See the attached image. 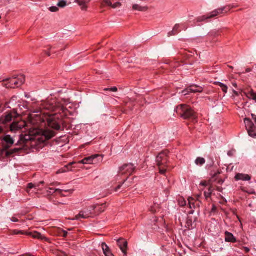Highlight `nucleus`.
Here are the masks:
<instances>
[{
  "label": "nucleus",
  "instance_id": "nucleus-1",
  "mask_svg": "<svg viewBox=\"0 0 256 256\" xmlns=\"http://www.w3.org/2000/svg\"><path fill=\"white\" fill-rule=\"evenodd\" d=\"M13 118L12 114L9 113L0 118V141L7 156L18 152L24 146H28L29 142L32 146H34L33 143L40 139L30 134H21V130L26 126V123L24 121L12 122Z\"/></svg>",
  "mask_w": 256,
  "mask_h": 256
},
{
  "label": "nucleus",
  "instance_id": "nucleus-2",
  "mask_svg": "<svg viewBox=\"0 0 256 256\" xmlns=\"http://www.w3.org/2000/svg\"><path fill=\"white\" fill-rule=\"evenodd\" d=\"M48 126L56 130H64L66 128V121L60 114H56L50 116L46 119Z\"/></svg>",
  "mask_w": 256,
  "mask_h": 256
},
{
  "label": "nucleus",
  "instance_id": "nucleus-3",
  "mask_svg": "<svg viewBox=\"0 0 256 256\" xmlns=\"http://www.w3.org/2000/svg\"><path fill=\"white\" fill-rule=\"evenodd\" d=\"M176 114L184 119L194 122L198 118L197 114L191 107L186 104L178 106L176 109Z\"/></svg>",
  "mask_w": 256,
  "mask_h": 256
},
{
  "label": "nucleus",
  "instance_id": "nucleus-4",
  "mask_svg": "<svg viewBox=\"0 0 256 256\" xmlns=\"http://www.w3.org/2000/svg\"><path fill=\"white\" fill-rule=\"evenodd\" d=\"M135 168L136 167L134 166V165L132 163L124 164L120 168L118 176H126V178L122 184H120L116 188H115L114 190L116 192H117L119 189H120L122 184H124L127 181L128 176L132 174L135 170Z\"/></svg>",
  "mask_w": 256,
  "mask_h": 256
},
{
  "label": "nucleus",
  "instance_id": "nucleus-5",
  "mask_svg": "<svg viewBox=\"0 0 256 256\" xmlns=\"http://www.w3.org/2000/svg\"><path fill=\"white\" fill-rule=\"evenodd\" d=\"M168 154V150H164L160 153L156 157L157 165L159 168L160 172L162 174H164L166 172V168L167 167Z\"/></svg>",
  "mask_w": 256,
  "mask_h": 256
},
{
  "label": "nucleus",
  "instance_id": "nucleus-6",
  "mask_svg": "<svg viewBox=\"0 0 256 256\" xmlns=\"http://www.w3.org/2000/svg\"><path fill=\"white\" fill-rule=\"evenodd\" d=\"M14 234H26L28 236H30L34 238H37L38 240H41L46 242L48 240V238L42 236L40 233L36 231L33 232H26L22 230H15L14 231Z\"/></svg>",
  "mask_w": 256,
  "mask_h": 256
},
{
  "label": "nucleus",
  "instance_id": "nucleus-7",
  "mask_svg": "<svg viewBox=\"0 0 256 256\" xmlns=\"http://www.w3.org/2000/svg\"><path fill=\"white\" fill-rule=\"evenodd\" d=\"M16 78L17 77L14 76L12 78H10L4 80L2 85L7 88H15L16 87H18L20 85Z\"/></svg>",
  "mask_w": 256,
  "mask_h": 256
},
{
  "label": "nucleus",
  "instance_id": "nucleus-8",
  "mask_svg": "<svg viewBox=\"0 0 256 256\" xmlns=\"http://www.w3.org/2000/svg\"><path fill=\"white\" fill-rule=\"evenodd\" d=\"M96 158H98V162L102 161V156L99 154H94L84 158L82 160L78 162V163L81 164H92Z\"/></svg>",
  "mask_w": 256,
  "mask_h": 256
},
{
  "label": "nucleus",
  "instance_id": "nucleus-9",
  "mask_svg": "<svg viewBox=\"0 0 256 256\" xmlns=\"http://www.w3.org/2000/svg\"><path fill=\"white\" fill-rule=\"evenodd\" d=\"M224 10H225V8H220V9L215 10L211 13V14L210 16H208V17H206V16H202L198 18H197V21L198 22H201L205 20L206 19L212 18L220 14H222Z\"/></svg>",
  "mask_w": 256,
  "mask_h": 256
},
{
  "label": "nucleus",
  "instance_id": "nucleus-10",
  "mask_svg": "<svg viewBox=\"0 0 256 256\" xmlns=\"http://www.w3.org/2000/svg\"><path fill=\"white\" fill-rule=\"evenodd\" d=\"M199 196H198L196 200L190 198L188 199L189 207L190 209L200 207L202 202L198 200Z\"/></svg>",
  "mask_w": 256,
  "mask_h": 256
},
{
  "label": "nucleus",
  "instance_id": "nucleus-11",
  "mask_svg": "<svg viewBox=\"0 0 256 256\" xmlns=\"http://www.w3.org/2000/svg\"><path fill=\"white\" fill-rule=\"evenodd\" d=\"M117 244L124 255L126 254L128 242L122 238H120L117 240Z\"/></svg>",
  "mask_w": 256,
  "mask_h": 256
},
{
  "label": "nucleus",
  "instance_id": "nucleus-12",
  "mask_svg": "<svg viewBox=\"0 0 256 256\" xmlns=\"http://www.w3.org/2000/svg\"><path fill=\"white\" fill-rule=\"evenodd\" d=\"M44 184V181H42L37 184H33L32 183H29L28 184V186H27V189H26L27 192L30 194V190L32 189V188H34L35 190H40V186L41 184Z\"/></svg>",
  "mask_w": 256,
  "mask_h": 256
},
{
  "label": "nucleus",
  "instance_id": "nucleus-13",
  "mask_svg": "<svg viewBox=\"0 0 256 256\" xmlns=\"http://www.w3.org/2000/svg\"><path fill=\"white\" fill-rule=\"evenodd\" d=\"M96 207L94 206H92L88 208H84L83 210L84 213L87 215L88 218L94 216V210H96Z\"/></svg>",
  "mask_w": 256,
  "mask_h": 256
},
{
  "label": "nucleus",
  "instance_id": "nucleus-14",
  "mask_svg": "<svg viewBox=\"0 0 256 256\" xmlns=\"http://www.w3.org/2000/svg\"><path fill=\"white\" fill-rule=\"evenodd\" d=\"M235 179L236 180L248 181L250 180L251 176L246 174H238L235 176Z\"/></svg>",
  "mask_w": 256,
  "mask_h": 256
},
{
  "label": "nucleus",
  "instance_id": "nucleus-15",
  "mask_svg": "<svg viewBox=\"0 0 256 256\" xmlns=\"http://www.w3.org/2000/svg\"><path fill=\"white\" fill-rule=\"evenodd\" d=\"M56 133L54 131L50 130H46L43 132L42 136H44L46 140H50L54 137Z\"/></svg>",
  "mask_w": 256,
  "mask_h": 256
},
{
  "label": "nucleus",
  "instance_id": "nucleus-16",
  "mask_svg": "<svg viewBox=\"0 0 256 256\" xmlns=\"http://www.w3.org/2000/svg\"><path fill=\"white\" fill-rule=\"evenodd\" d=\"M244 122L247 130H250V129H252V130H256V124H254L250 119L245 118Z\"/></svg>",
  "mask_w": 256,
  "mask_h": 256
},
{
  "label": "nucleus",
  "instance_id": "nucleus-17",
  "mask_svg": "<svg viewBox=\"0 0 256 256\" xmlns=\"http://www.w3.org/2000/svg\"><path fill=\"white\" fill-rule=\"evenodd\" d=\"M225 240L226 242H236V238L234 235L228 232H225Z\"/></svg>",
  "mask_w": 256,
  "mask_h": 256
},
{
  "label": "nucleus",
  "instance_id": "nucleus-18",
  "mask_svg": "<svg viewBox=\"0 0 256 256\" xmlns=\"http://www.w3.org/2000/svg\"><path fill=\"white\" fill-rule=\"evenodd\" d=\"M91 0H76V2L81 6V8L83 10H86L87 8L86 4L89 3Z\"/></svg>",
  "mask_w": 256,
  "mask_h": 256
},
{
  "label": "nucleus",
  "instance_id": "nucleus-19",
  "mask_svg": "<svg viewBox=\"0 0 256 256\" xmlns=\"http://www.w3.org/2000/svg\"><path fill=\"white\" fill-rule=\"evenodd\" d=\"M43 108L51 111H54L56 109V106L52 102H46L44 104Z\"/></svg>",
  "mask_w": 256,
  "mask_h": 256
},
{
  "label": "nucleus",
  "instance_id": "nucleus-20",
  "mask_svg": "<svg viewBox=\"0 0 256 256\" xmlns=\"http://www.w3.org/2000/svg\"><path fill=\"white\" fill-rule=\"evenodd\" d=\"M105 204H102L101 205H94L96 207V210H94V216H96L104 212L105 208Z\"/></svg>",
  "mask_w": 256,
  "mask_h": 256
},
{
  "label": "nucleus",
  "instance_id": "nucleus-21",
  "mask_svg": "<svg viewBox=\"0 0 256 256\" xmlns=\"http://www.w3.org/2000/svg\"><path fill=\"white\" fill-rule=\"evenodd\" d=\"M190 92L192 93H201L203 91V88L197 85H192L190 86Z\"/></svg>",
  "mask_w": 256,
  "mask_h": 256
},
{
  "label": "nucleus",
  "instance_id": "nucleus-22",
  "mask_svg": "<svg viewBox=\"0 0 256 256\" xmlns=\"http://www.w3.org/2000/svg\"><path fill=\"white\" fill-rule=\"evenodd\" d=\"M50 191H48V192L50 194H53L54 192H58L59 194L61 195L62 196H65V195L64 194L63 192H71V190H62L60 189H56L54 190L52 188H50Z\"/></svg>",
  "mask_w": 256,
  "mask_h": 256
},
{
  "label": "nucleus",
  "instance_id": "nucleus-23",
  "mask_svg": "<svg viewBox=\"0 0 256 256\" xmlns=\"http://www.w3.org/2000/svg\"><path fill=\"white\" fill-rule=\"evenodd\" d=\"M75 164H76V162H72L68 164V165L65 166L64 168L60 170V172H58V173L65 172L68 171L72 170V166Z\"/></svg>",
  "mask_w": 256,
  "mask_h": 256
},
{
  "label": "nucleus",
  "instance_id": "nucleus-24",
  "mask_svg": "<svg viewBox=\"0 0 256 256\" xmlns=\"http://www.w3.org/2000/svg\"><path fill=\"white\" fill-rule=\"evenodd\" d=\"M84 211L83 210H81L78 214L76 215L74 218H72L71 220H78L80 218H82L84 219L88 218L87 215L86 214L84 213Z\"/></svg>",
  "mask_w": 256,
  "mask_h": 256
},
{
  "label": "nucleus",
  "instance_id": "nucleus-25",
  "mask_svg": "<svg viewBox=\"0 0 256 256\" xmlns=\"http://www.w3.org/2000/svg\"><path fill=\"white\" fill-rule=\"evenodd\" d=\"M180 28V25L178 24H176L175 25L174 27L173 28V30L168 32V36H174L176 34H177L180 30H178Z\"/></svg>",
  "mask_w": 256,
  "mask_h": 256
},
{
  "label": "nucleus",
  "instance_id": "nucleus-26",
  "mask_svg": "<svg viewBox=\"0 0 256 256\" xmlns=\"http://www.w3.org/2000/svg\"><path fill=\"white\" fill-rule=\"evenodd\" d=\"M133 9L140 12H144L148 10V8L146 7L141 6L138 4H134L133 6Z\"/></svg>",
  "mask_w": 256,
  "mask_h": 256
},
{
  "label": "nucleus",
  "instance_id": "nucleus-27",
  "mask_svg": "<svg viewBox=\"0 0 256 256\" xmlns=\"http://www.w3.org/2000/svg\"><path fill=\"white\" fill-rule=\"evenodd\" d=\"M244 94L248 98H252L256 102V94L254 93L253 91H252L248 94L244 92Z\"/></svg>",
  "mask_w": 256,
  "mask_h": 256
},
{
  "label": "nucleus",
  "instance_id": "nucleus-28",
  "mask_svg": "<svg viewBox=\"0 0 256 256\" xmlns=\"http://www.w3.org/2000/svg\"><path fill=\"white\" fill-rule=\"evenodd\" d=\"M205 162L206 160L204 158H198L195 161L196 164L200 166L203 165L205 163Z\"/></svg>",
  "mask_w": 256,
  "mask_h": 256
},
{
  "label": "nucleus",
  "instance_id": "nucleus-29",
  "mask_svg": "<svg viewBox=\"0 0 256 256\" xmlns=\"http://www.w3.org/2000/svg\"><path fill=\"white\" fill-rule=\"evenodd\" d=\"M102 248L103 250V252L104 254H106V252H108L110 251L109 247L107 246V244L104 243L102 242Z\"/></svg>",
  "mask_w": 256,
  "mask_h": 256
},
{
  "label": "nucleus",
  "instance_id": "nucleus-30",
  "mask_svg": "<svg viewBox=\"0 0 256 256\" xmlns=\"http://www.w3.org/2000/svg\"><path fill=\"white\" fill-rule=\"evenodd\" d=\"M57 5L60 8H64L66 6L67 2L64 0H60Z\"/></svg>",
  "mask_w": 256,
  "mask_h": 256
},
{
  "label": "nucleus",
  "instance_id": "nucleus-31",
  "mask_svg": "<svg viewBox=\"0 0 256 256\" xmlns=\"http://www.w3.org/2000/svg\"><path fill=\"white\" fill-rule=\"evenodd\" d=\"M16 79L18 80L20 86L25 81V78H24V76H23V75H21V76H19L18 78H17Z\"/></svg>",
  "mask_w": 256,
  "mask_h": 256
},
{
  "label": "nucleus",
  "instance_id": "nucleus-32",
  "mask_svg": "<svg viewBox=\"0 0 256 256\" xmlns=\"http://www.w3.org/2000/svg\"><path fill=\"white\" fill-rule=\"evenodd\" d=\"M58 232L59 234L64 238L66 237L68 234L66 231H65L61 228L58 229Z\"/></svg>",
  "mask_w": 256,
  "mask_h": 256
},
{
  "label": "nucleus",
  "instance_id": "nucleus-33",
  "mask_svg": "<svg viewBox=\"0 0 256 256\" xmlns=\"http://www.w3.org/2000/svg\"><path fill=\"white\" fill-rule=\"evenodd\" d=\"M249 136L253 138H256V132H255L256 130H252L250 129V130H247Z\"/></svg>",
  "mask_w": 256,
  "mask_h": 256
},
{
  "label": "nucleus",
  "instance_id": "nucleus-34",
  "mask_svg": "<svg viewBox=\"0 0 256 256\" xmlns=\"http://www.w3.org/2000/svg\"><path fill=\"white\" fill-rule=\"evenodd\" d=\"M178 204L180 206H184L186 205V202L182 198L178 199Z\"/></svg>",
  "mask_w": 256,
  "mask_h": 256
},
{
  "label": "nucleus",
  "instance_id": "nucleus-35",
  "mask_svg": "<svg viewBox=\"0 0 256 256\" xmlns=\"http://www.w3.org/2000/svg\"><path fill=\"white\" fill-rule=\"evenodd\" d=\"M158 208L159 205L158 204H154V206H151L150 210L153 213L156 212Z\"/></svg>",
  "mask_w": 256,
  "mask_h": 256
},
{
  "label": "nucleus",
  "instance_id": "nucleus-36",
  "mask_svg": "<svg viewBox=\"0 0 256 256\" xmlns=\"http://www.w3.org/2000/svg\"><path fill=\"white\" fill-rule=\"evenodd\" d=\"M104 91H110L112 92H116L118 91V88L116 87H114L112 88H106L104 90Z\"/></svg>",
  "mask_w": 256,
  "mask_h": 256
},
{
  "label": "nucleus",
  "instance_id": "nucleus-37",
  "mask_svg": "<svg viewBox=\"0 0 256 256\" xmlns=\"http://www.w3.org/2000/svg\"><path fill=\"white\" fill-rule=\"evenodd\" d=\"M235 153H236V150L234 149H232L228 152V155L230 157H232V156H234Z\"/></svg>",
  "mask_w": 256,
  "mask_h": 256
},
{
  "label": "nucleus",
  "instance_id": "nucleus-38",
  "mask_svg": "<svg viewBox=\"0 0 256 256\" xmlns=\"http://www.w3.org/2000/svg\"><path fill=\"white\" fill-rule=\"evenodd\" d=\"M190 92H191L190 90V86L182 92V93L184 96L188 94Z\"/></svg>",
  "mask_w": 256,
  "mask_h": 256
},
{
  "label": "nucleus",
  "instance_id": "nucleus-39",
  "mask_svg": "<svg viewBox=\"0 0 256 256\" xmlns=\"http://www.w3.org/2000/svg\"><path fill=\"white\" fill-rule=\"evenodd\" d=\"M49 10L52 12H56L58 10V8L56 6H52L49 8Z\"/></svg>",
  "mask_w": 256,
  "mask_h": 256
},
{
  "label": "nucleus",
  "instance_id": "nucleus-40",
  "mask_svg": "<svg viewBox=\"0 0 256 256\" xmlns=\"http://www.w3.org/2000/svg\"><path fill=\"white\" fill-rule=\"evenodd\" d=\"M120 6H121V4L120 2H118L114 4H112V6H111V7L113 8H116Z\"/></svg>",
  "mask_w": 256,
  "mask_h": 256
},
{
  "label": "nucleus",
  "instance_id": "nucleus-41",
  "mask_svg": "<svg viewBox=\"0 0 256 256\" xmlns=\"http://www.w3.org/2000/svg\"><path fill=\"white\" fill-rule=\"evenodd\" d=\"M103 4H105L106 5H107L108 6H112V3L110 0H104L103 2Z\"/></svg>",
  "mask_w": 256,
  "mask_h": 256
},
{
  "label": "nucleus",
  "instance_id": "nucleus-42",
  "mask_svg": "<svg viewBox=\"0 0 256 256\" xmlns=\"http://www.w3.org/2000/svg\"><path fill=\"white\" fill-rule=\"evenodd\" d=\"M221 88L222 92H224V93H226L228 92V88L226 85L224 84V86H222V87Z\"/></svg>",
  "mask_w": 256,
  "mask_h": 256
},
{
  "label": "nucleus",
  "instance_id": "nucleus-43",
  "mask_svg": "<svg viewBox=\"0 0 256 256\" xmlns=\"http://www.w3.org/2000/svg\"><path fill=\"white\" fill-rule=\"evenodd\" d=\"M204 196L206 198H210L211 196V192H204Z\"/></svg>",
  "mask_w": 256,
  "mask_h": 256
},
{
  "label": "nucleus",
  "instance_id": "nucleus-44",
  "mask_svg": "<svg viewBox=\"0 0 256 256\" xmlns=\"http://www.w3.org/2000/svg\"><path fill=\"white\" fill-rule=\"evenodd\" d=\"M187 225H188V226L189 228H190V226L192 227V220L188 219V221H187Z\"/></svg>",
  "mask_w": 256,
  "mask_h": 256
},
{
  "label": "nucleus",
  "instance_id": "nucleus-45",
  "mask_svg": "<svg viewBox=\"0 0 256 256\" xmlns=\"http://www.w3.org/2000/svg\"><path fill=\"white\" fill-rule=\"evenodd\" d=\"M11 220L13 222H19L18 220L15 218V217H12L11 218Z\"/></svg>",
  "mask_w": 256,
  "mask_h": 256
},
{
  "label": "nucleus",
  "instance_id": "nucleus-46",
  "mask_svg": "<svg viewBox=\"0 0 256 256\" xmlns=\"http://www.w3.org/2000/svg\"><path fill=\"white\" fill-rule=\"evenodd\" d=\"M106 256H114V254H112L111 251L108 252H106L104 254Z\"/></svg>",
  "mask_w": 256,
  "mask_h": 256
},
{
  "label": "nucleus",
  "instance_id": "nucleus-47",
  "mask_svg": "<svg viewBox=\"0 0 256 256\" xmlns=\"http://www.w3.org/2000/svg\"><path fill=\"white\" fill-rule=\"evenodd\" d=\"M224 180L220 178L218 180V183L220 184H222L224 183Z\"/></svg>",
  "mask_w": 256,
  "mask_h": 256
},
{
  "label": "nucleus",
  "instance_id": "nucleus-48",
  "mask_svg": "<svg viewBox=\"0 0 256 256\" xmlns=\"http://www.w3.org/2000/svg\"><path fill=\"white\" fill-rule=\"evenodd\" d=\"M218 174H214V175L213 176V177H212V180H214V181H216V180H217V178H216V176H217Z\"/></svg>",
  "mask_w": 256,
  "mask_h": 256
},
{
  "label": "nucleus",
  "instance_id": "nucleus-49",
  "mask_svg": "<svg viewBox=\"0 0 256 256\" xmlns=\"http://www.w3.org/2000/svg\"><path fill=\"white\" fill-rule=\"evenodd\" d=\"M216 84L218 85V86H220V88L222 87V86H224V84H222L220 82H216L215 83Z\"/></svg>",
  "mask_w": 256,
  "mask_h": 256
},
{
  "label": "nucleus",
  "instance_id": "nucleus-50",
  "mask_svg": "<svg viewBox=\"0 0 256 256\" xmlns=\"http://www.w3.org/2000/svg\"><path fill=\"white\" fill-rule=\"evenodd\" d=\"M244 250L246 252L248 253L250 252V249L246 247L244 248Z\"/></svg>",
  "mask_w": 256,
  "mask_h": 256
},
{
  "label": "nucleus",
  "instance_id": "nucleus-51",
  "mask_svg": "<svg viewBox=\"0 0 256 256\" xmlns=\"http://www.w3.org/2000/svg\"><path fill=\"white\" fill-rule=\"evenodd\" d=\"M252 118L254 120L255 123L256 124V116L255 114H252Z\"/></svg>",
  "mask_w": 256,
  "mask_h": 256
},
{
  "label": "nucleus",
  "instance_id": "nucleus-52",
  "mask_svg": "<svg viewBox=\"0 0 256 256\" xmlns=\"http://www.w3.org/2000/svg\"><path fill=\"white\" fill-rule=\"evenodd\" d=\"M212 191H213V188L212 187L209 188L208 192H211V194H212Z\"/></svg>",
  "mask_w": 256,
  "mask_h": 256
},
{
  "label": "nucleus",
  "instance_id": "nucleus-53",
  "mask_svg": "<svg viewBox=\"0 0 256 256\" xmlns=\"http://www.w3.org/2000/svg\"><path fill=\"white\" fill-rule=\"evenodd\" d=\"M201 184L204 186H206V182H201Z\"/></svg>",
  "mask_w": 256,
  "mask_h": 256
},
{
  "label": "nucleus",
  "instance_id": "nucleus-54",
  "mask_svg": "<svg viewBox=\"0 0 256 256\" xmlns=\"http://www.w3.org/2000/svg\"><path fill=\"white\" fill-rule=\"evenodd\" d=\"M234 94L236 95V96H238V92H236V91L234 90Z\"/></svg>",
  "mask_w": 256,
  "mask_h": 256
},
{
  "label": "nucleus",
  "instance_id": "nucleus-55",
  "mask_svg": "<svg viewBox=\"0 0 256 256\" xmlns=\"http://www.w3.org/2000/svg\"><path fill=\"white\" fill-rule=\"evenodd\" d=\"M233 84V86H234V87L236 88V86H237V84H236V83H233V84Z\"/></svg>",
  "mask_w": 256,
  "mask_h": 256
},
{
  "label": "nucleus",
  "instance_id": "nucleus-56",
  "mask_svg": "<svg viewBox=\"0 0 256 256\" xmlns=\"http://www.w3.org/2000/svg\"><path fill=\"white\" fill-rule=\"evenodd\" d=\"M46 54H47L48 56H50V53L49 52H46Z\"/></svg>",
  "mask_w": 256,
  "mask_h": 256
},
{
  "label": "nucleus",
  "instance_id": "nucleus-57",
  "mask_svg": "<svg viewBox=\"0 0 256 256\" xmlns=\"http://www.w3.org/2000/svg\"><path fill=\"white\" fill-rule=\"evenodd\" d=\"M250 69H249V68H248V69L246 70V72H250Z\"/></svg>",
  "mask_w": 256,
  "mask_h": 256
},
{
  "label": "nucleus",
  "instance_id": "nucleus-58",
  "mask_svg": "<svg viewBox=\"0 0 256 256\" xmlns=\"http://www.w3.org/2000/svg\"><path fill=\"white\" fill-rule=\"evenodd\" d=\"M218 191H219V192H221L222 188H218Z\"/></svg>",
  "mask_w": 256,
  "mask_h": 256
},
{
  "label": "nucleus",
  "instance_id": "nucleus-59",
  "mask_svg": "<svg viewBox=\"0 0 256 256\" xmlns=\"http://www.w3.org/2000/svg\"><path fill=\"white\" fill-rule=\"evenodd\" d=\"M52 48V47L51 46H48V50L51 49V48Z\"/></svg>",
  "mask_w": 256,
  "mask_h": 256
},
{
  "label": "nucleus",
  "instance_id": "nucleus-60",
  "mask_svg": "<svg viewBox=\"0 0 256 256\" xmlns=\"http://www.w3.org/2000/svg\"><path fill=\"white\" fill-rule=\"evenodd\" d=\"M194 213V210H192L190 212V214H193Z\"/></svg>",
  "mask_w": 256,
  "mask_h": 256
}]
</instances>
